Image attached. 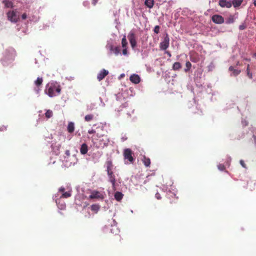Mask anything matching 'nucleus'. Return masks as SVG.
<instances>
[{"label":"nucleus","mask_w":256,"mask_h":256,"mask_svg":"<svg viewBox=\"0 0 256 256\" xmlns=\"http://www.w3.org/2000/svg\"><path fill=\"white\" fill-rule=\"evenodd\" d=\"M246 28V26L243 24L239 26V29L240 30H244Z\"/></svg>","instance_id":"nucleus-33"},{"label":"nucleus","mask_w":256,"mask_h":256,"mask_svg":"<svg viewBox=\"0 0 256 256\" xmlns=\"http://www.w3.org/2000/svg\"><path fill=\"white\" fill-rule=\"evenodd\" d=\"M142 161L144 164V165L146 167H148L150 164V158L146 157V156H144L143 158L142 159Z\"/></svg>","instance_id":"nucleus-15"},{"label":"nucleus","mask_w":256,"mask_h":256,"mask_svg":"<svg viewBox=\"0 0 256 256\" xmlns=\"http://www.w3.org/2000/svg\"><path fill=\"white\" fill-rule=\"evenodd\" d=\"M160 26H156L154 28V33L158 34L160 32Z\"/></svg>","instance_id":"nucleus-31"},{"label":"nucleus","mask_w":256,"mask_h":256,"mask_svg":"<svg viewBox=\"0 0 256 256\" xmlns=\"http://www.w3.org/2000/svg\"><path fill=\"white\" fill-rule=\"evenodd\" d=\"M110 50L113 52L116 55H118L120 52V49L118 46L114 48L112 46H110Z\"/></svg>","instance_id":"nucleus-22"},{"label":"nucleus","mask_w":256,"mask_h":256,"mask_svg":"<svg viewBox=\"0 0 256 256\" xmlns=\"http://www.w3.org/2000/svg\"><path fill=\"white\" fill-rule=\"evenodd\" d=\"M123 196H124V194L121 192H116L114 194V198L117 201H118V202L122 200Z\"/></svg>","instance_id":"nucleus-16"},{"label":"nucleus","mask_w":256,"mask_h":256,"mask_svg":"<svg viewBox=\"0 0 256 256\" xmlns=\"http://www.w3.org/2000/svg\"><path fill=\"white\" fill-rule=\"evenodd\" d=\"M26 18H27V15L26 13H24L22 15V20H26Z\"/></svg>","instance_id":"nucleus-37"},{"label":"nucleus","mask_w":256,"mask_h":256,"mask_svg":"<svg viewBox=\"0 0 256 256\" xmlns=\"http://www.w3.org/2000/svg\"><path fill=\"white\" fill-rule=\"evenodd\" d=\"M8 20L12 22H16L19 20L20 16L17 14L16 10H10L7 14Z\"/></svg>","instance_id":"nucleus-2"},{"label":"nucleus","mask_w":256,"mask_h":256,"mask_svg":"<svg viewBox=\"0 0 256 256\" xmlns=\"http://www.w3.org/2000/svg\"><path fill=\"white\" fill-rule=\"evenodd\" d=\"M144 4L148 8H151L154 6V0H146Z\"/></svg>","instance_id":"nucleus-20"},{"label":"nucleus","mask_w":256,"mask_h":256,"mask_svg":"<svg viewBox=\"0 0 256 256\" xmlns=\"http://www.w3.org/2000/svg\"><path fill=\"white\" fill-rule=\"evenodd\" d=\"M218 4L222 8H230L232 6L230 1L227 0H220Z\"/></svg>","instance_id":"nucleus-10"},{"label":"nucleus","mask_w":256,"mask_h":256,"mask_svg":"<svg viewBox=\"0 0 256 256\" xmlns=\"http://www.w3.org/2000/svg\"><path fill=\"white\" fill-rule=\"evenodd\" d=\"M98 0H93L92 4L94 5H96L97 2Z\"/></svg>","instance_id":"nucleus-45"},{"label":"nucleus","mask_w":256,"mask_h":256,"mask_svg":"<svg viewBox=\"0 0 256 256\" xmlns=\"http://www.w3.org/2000/svg\"><path fill=\"white\" fill-rule=\"evenodd\" d=\"M254 4L255 6H256V0H254Z\"/></svg>","instance_id":"nucleus-46"},{"label":"nucleus","mask_w":256,"mask_h":256,"mask_svg":"<svg viewBox=\"0 0 256 256\" xmlns=\"http://www.w3.org/2000/svg\"><path fill=\"white\" fill-rule=\"evenodd\" d=\"M108 74V72L104 69H103L98 74L97 78L99 81L103 80L105 76Z\"/></svg>","instance_id":"nucleus-11"},{"label":"nucleus","mask_w":256,"mask_h":256,"mask_svg":"<svg viewBox=\"0 0 256 256\" xmlns=\"http://www.w3.org/2000/svg\"><path fill=\"white\" fill-rule=\"evenodd\" d=\"M186 68L184 69V71H185V72H188L190 70V69L192 67V64L190 62L188 61V62H186Z\"/></svg>","instance_id":"nucleus-29"},{"label":"nucleus","mask_w":256,"mask_h":256,"mask_svg":"<svg viewBox=\"0 0 256 256\" xmlns=\"http://www.w3.org/2000/svg\"><path fill=\"white\" fill-rule=\"evenodd\" d=\"M95 132H96V131H95L94 130H93V129L90 130H89L88 131V134H94V133H95Z\"/></svg>","instance_id":"nucleus-39"},{"label":"nucleus","mask_w":256,"mask_h":256,"mask_svg":"<svg viewBox=\"0 0 256 256\" xmlns=\"http://www.w3.org/2000/svg\"><path fill=\"white\" fill-rule=\"evenodd\" d=\"M130 80L135 84H138L140 81V76L136 74H132L130 78Z\"/></svg>","instance_id":"nucleus-12"},{"label":"nucleus","mask_w":256,"mask_h":256,"mask_svg":"<svg viewBox=\"0 0 256 256\" xmlns=\"http://www.w3.org/2000/svg\"><path fill=\"white\" fill-rule=\"evenodd\" d=\"M122 48H126L128 42L126 38V36H124L122 40Z\"/></svg>","instance_id":"nucleus-28"},{"label":"nucleus","mask_w":256,"mask_h":256,"mask_svg":"<svg viewBox=\"0 0 256 256\" xmlns=\"http://www.w3.org/2000/svg\"><path fill=\"white\" fill-rule=\"evenodd\" d=\"M243 0H232V4L234 8L239 6Z\"/></svg>","instance_id":"nucleus-24"},{"label":"nucleus","mask_w":256,"mask_h":256,"mask_svg":"<svg viewBox=\"0 0 256 256\" xmlns=\"http://www.w3.org/2000/svg\"><path fill=\"white\" fill-rule=\"evenodd\" d=\"M212 21L216 24H222L224 22V18L219 14H214L212 17Z\"/></svg>","instance_id":"nucleus-6"},{"label":"nucleus","mask_w":256,"mask_h":256,"mask_svg":"<svg viewBox=\"0 0 256 256\" xmlns=\"http://www.w3.org/2000/svg\"><path fill=\"white\" fill-rule=\"evenodd\" d=\"M166 54H168V56H169V57H171L172 56V54H170V52H166Z\"/></svg>","instance_id":"nucleus-43"},{"label":"nucleus","mask_w":256,"mask_h":256,"mask_svg":"<svg viewBox=\"0 0 256 256\" xmlns=\"http://www.w3.org/2000/svg\"><path fill=\"white\" fill-rule=\"evenodd\" d=\"M92 141L94 143V138H92Z\"/></svg>","instance_id":"nucleus-48"},{"label":"nucleus","mask_w":256,"mask_h":256,"mask_svg":"<svg viewBox=\"0 0 256 256\" xmlns=\"http://www.w3.org/2000/svg\"><path fill=\"white\" fill-rule=\"evenodd\" d=\"M182 68L180 64L178 62H176L173 64L172 69L174 70H179Z\"/></svg>","instance_id":"nucleus-25"},{"label":"nucleus","mask_w":256,"mask_h":256,"mask_svg":"<svg viewBox=\"0 0 256 256\" xmlns=\"http://www.w3.org/2000/svg\"><path fill=\"white\" fill-rule=\"evenodd\" d=\"M108 174L109 178V181L112 183V189L115 190H116V178L114 174V173L112 171H110L109 172H107Z\"/></svg>","instance_id":"nucleus-7"},{"label":"nucleus","mask_w":256,"mask_h":256,"mask_svg":"<svg viewBox=\"0 0 256 256\" xmlns=\"http://www.w3.org/2000/svg\"><path fill=\"white\" fill-rule=\"evenodd\" d=\"M100 209V206L98 204H93L91 206V210L94 213H97Z\"/></svg>","instance_id":"nucleus-19"},{"label":"nucleus","mask_w":256,"mask_h":256,"mask_svg":"<svg viewBox=\"0 0 256 256\" xmlns=\"http://www.w3.org/2000/svg\"><path fill=\"white\" fill-rule=\"evenodd\" d=\"M253 56H254V57L256 58V53H254V54H253Z\"/></svg>","instance_id":"nucleus-47"},{"label":"nucleus","mask_w":256,"mask_h":256,"mask_svg":"<svg viewBox=\"0 0 256 256\" xmlns=\"http://www.w3.org/2000/svg\"><path fill=\"white\" fill-rule=\"evenodd\" d=\"M65 208H66V205H65V204H63V205H62V206H61V207L60 208L61 210H63V209H64Z\"/></svg>","instance_id":"nucleus-44"},{"label":"nucleus","mask_w":256,"mask_h":256,"mask_svg":"<svg viewBox=\"0 0 256 256\" xmlns=\"http://www.w3.org/2000/svg\"><path fill=\"white\" fill-rule=\"evenodd\" d=\"M229 70L232 72V74L234 76L238 75L241 71L240 70L234 69L232 66H230L228 68Z\"/></svg>","instance_id":"nucleus-17"},{"label":"nucleus","mask_w":256,"mask_h":256,"mask_svg":"<svg viewBox=\"0 0 256 256\" xmlns=\"http://www.w3.org/2000/svg\"><path fill=\"white\" fill-rule=\"evenodd\" d=\"M94 118V116L93 114H88L84 116V120L86 122H90L93 120Z\"/></svg>","instance_id":"nucleus-21"},{"label":"nucleus","mask_w":256,"mask_h":256,"mask_svg":"<svg viewBox=\"0 0 256 256\" xmlns=\"http://www.w3.org/2000/svg\"><path fill=\"white\" fill-rule=\"evenodd\" d=\"M247 76H248L250 78L252 79V74L250 72H246Z\"/></svg>","instance_id":"nucleus-35"},{"label":"nucleus","mask_w":256,"mask_h":256,"mask_svg":"<svg viewBox=\"0 0 256 256\" xmlns=\"http://www.w3.org/2000/svg\"><path fill=\"white\" fill-rule=\"evenodd\" d=\"M67 129H68V132H70V133L73 132L74 130V123L72 122H70L68 124Z\"/></svg>","instance_id":"nucleus-18"},{"label":"nucleus","mask_w":256,"mask_h":256,"mask_svg":"<svg viewBox=\"0 0 256 256\" xmlns=\"http://www.w3.org/2000/svg\"><path fill=\"white\" fill-rule=\"evenodd\" d=\"M190 60L194 62H196L198 61L196 58H192V56H190Z\"/></svg>","instance_id":"nucleus-40"},{"label":"nucleus","mask_w":256,"mask_h":256,"mask_svg":"<svg viewBox=\"0 0 256 256\" xmlns=\"http://www.w3.org/2000/svg\"><path fill=\"white\" fill-rule=\"evenodd\" d=\"M88 150V146L86 144H82L80 152L82 154H85L87 153Z\"/></svg>","instance_id":"nucleus-14"},{"label":"nucleus","mask_w":256,"mask_h":256,"mask_svg":"<svg viewBox=\"0 0 256 256\" xmlns=\"http://www.w3.org/2000/svg\"><path fill=\"white\" fill-rule=\"evenodd\" d=\"M156 197L157 199L158 200H160L161 198V197H160V194L158 192H157L156 194Z\"/></svg>","instance_id":"nucleus-38"},{"label":"nucleus","mask_w":256,"mask_h":256,"mask_svg":"<svg viewBox=\"0 0 256 256\" xmlns=\"http://www.w3.org/2000/svg\"><path fill=\"white\" fill-rule=\"evenodd\" d=\"M65 188L64 187H60L59 189V191L60 192H64Z\"/></svg>","instance_id":"nucleus-41"},{"label":"nucleus","mask_w":256,"mask_h":256,"mask_svg":"<svg viewBox=\"0 0 256 256\" xmlns=\"http://www.w3.org/2000/svg\"><path fill=\"white\" fill-rule=\"evenodd\" d=\"M128 37L132 48H134L136 46V41L134 33L132 31L130 32Z\"/></svg>","instance_id":"nucleus-5"},{"label":"nucleus","mask_w":256,"mask_h":256,"mask_svg":"<svg viewBox=\"0 0 256 256\" xmlns=\"http://www.w3.org/2000/svg\"><path fill=\"white\" fill-rule=\"evenodd\" d=\"M72 194L70 192H64L62 194V196H60L62 198H68L71 196Z\"/></svg>","instance_id":"nucleus-30"},{"label":"nucleus","mask_w":256,"mask_h":256,"mask_svg":"<svg viewBox=\"0 0 256 256\" xmlns=\"http://www.w3.org/2000/svg\"><path fill=\"white\" fill-rule=\"evenodd\" d=\"M134 152L130 148H127L124 150L123 155L124 158L128 160L130 163H133L134 160V158L132 156Z\"/></svg>","instance_id":"nucleus-3"},{"label":"nucleus","mask_w":256,"mask_h":256,"mask_svg":"<svg viewBox=\"0 0 256 256\" xmlns=\"http://www.w3.org/2000/svg\"><path fill=\"white\" fill-rule=\"evenodd\" d=\"M234 22V18L232 15H230L226 20V24H230Z\"/></svg>","instance_id":"nucleus-26"},{"label":"nucleus","mask_w":256,"mask_h":256,"mask_svg":"<svg viewBox=\"0 0 256 256\" xmlns=\"http://www.w3.org/2000/svg\"><path fill=\"white\" fill-rule=\"evenodd\" d=\"M218 168L220 170H224L225 169V166L224 164H220L218 166Z\"/></svg>","instance_id":"nucleus-32"},{"label":"nucleus","mask_w":256,"mask_h":256,"mask_svg":"<svg viewBox=\"0 0 256 256\" xmlns=\"http://www.w3.org/2000/svg\"><path fill=\"white\" fill-rule=\"evenodd\" d=\"M240 164H241V166L244 168H246V164H245L244 161L243 160H240Z\"/></svg>","instance_id":"nucleus-34"},{"label":"nucleus","mask_w":256,"mask_h":256,"mask_svg":"<svg viewBox=\"0 0 256 256\" xmlns=\"http://www.w3.org/2000/svg\"><path fill=\"white\" fill-rule=\"evenodd\" d=\"M2 3L4 4L6 8H14V2H10V0H4Z\"/></svg>","instance_id":"nucleus-13"},{"label":"nucleus","mask_w":256,"mask_h":256,"mask_svg":"<svg viewBox=\"0 0 256 256\" xmlns=\"http://www.w3.org/2000/svg\"><path fill=\"white\" fill-rule=\"evenodd\" d=\"M42 82L43 79L42 78H38L37 79L34 81V84L36 86V88L34 90L38 94L40 90V86L42 85Z\"/></svg>","instance_id":"nucleus-9"},{"label":"nucleus","mask_w":256,"mask_h":256,"mask_svg":"<svg viewBox=\"0 0 256 256\" xmlns=\"http://www.w3.org/2000/svg\"><path fill=\"white\" fill-rule=\"evenodd\" d=\"M124 50H122V54L124 55H126L128 54V50L126 48H124Z\"/></svg>","instance_id":"nucleus-36"},{"label":"nucleus","mask_w":256,"mask_h":256,"mask_svg":"<svg viewBox=\"0 0 256 256\" xmlns=\"http://www.w3.org/2000/svg\"><path fill=\"white\" fill-rule=\"evenodd\" d=\"M53 116V112L52 110H48L45 113V116L47 118H52Z\"/></svg>","instance_id":"nucleus-27"},{"label":"nucleus","mask_w":256,"mask_h":256,"mask_svg":"<svg viewBox=\"0 0 256 256\" xmlns=\"http://www.w3.org/2000/svg\"><path fill=\"white\" fill-rule=\"evenodd\" d=\"M170 45V38L168 34H166L163 40L160 44V48L162 50H166Z\"/></svg>","instance_id":"nucleus-4"},{"label":"nucleus","mask_w":256,"mask_h":256,"mask_svg":"<svg viewBox=\"0 0 256 256\" xmlns=\"http://www.w3.org/2000/svg\"><path fill=\"white\" fill-rule=\"evenodd\" d=\"M106 164L107 172H109L110 171H112V169L113 165H112V161L109 160V161L106 162Z\"/></svg>","instance_id":"nucleus-23"},{"label":"nucleus","mask_w":256,"mask_h":256,"mask_svg":"<svg viewBox=\"0 0 256 256\" xmlns=\"http://www.w3.org/2000/svg\"><path fill=\"white\" fill-rule=\"evenodd\" d=\"M61 92L60 86L56 82H51L48 83L46 86L44 92L50 97L58 96Z\"/></svg>","instance_id":"nucleus-1"},{"label":"nucleus","mask_w":256,"mask_h":256,"mask_svg":"<svg viewBox=\"0 0 256 256\" xmlns=\"http://www.w3.org/2000/svg\"><path fill=\"white\" fill-rule=\"evenodd\" d=\"M90 199L98 198L102 200L104 198L103 194L98 191H93L89 196Z\"/></svg>","instance_id":"nucleus-8"},{"label":"nucleus","mask_w":256,"mask_h":256,"mask_svg":"<svg viewBox=\"0 0 256 256\" xmlns=\"http://www.w3.org/2000/svg\"><path fill=\"white\" fill-rule=\"evenodd\" d=\"M250 64H248V66H247L246 72H250Z\"/></svg>","instance_id":"nucleus-42"}]
</instances>
